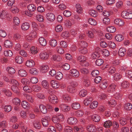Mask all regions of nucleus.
<instances>
[{
    "label": "nucleus",
    "instance_id": "0e129e2a",
    "mask_svg": "<svg viewBox=\"0 0 132 132\" xmlns=\"http://www.w3.org/2000/svg\"><path fill=\"white\" fill-rule=\"evenodd\" d=\"M65 23V26L68 28H70L72 24L71 21L69 20H66Z\"/></svg>",
    "mask_w": 132,
    "mask_h": 132
},
{
    "label": "nucleus",
    "instance_id": "2f4dec72",
    "mask_svg": "<svg viewBox=\"0 0 132 132\" xmlns=\"http://www.w3.org/2000/svg\"><path fill=\"white\" fill-rule=\"evenodd\" d=\"M2 91L8 97H10L11 95V92L9 90L4 88L2 89Z\"/></svg>",
    "mask_w": 132,
    "mask_h": 132
},
{
    "label": "nucleus",
    "instance_id": "4be33fe9",
    "mask_svg": "<svg viewBox=\"0 0 132 132\" xmlns=\"http://www.w3.org/2000/svg\"><path fill=\"white\" fill-rule=\"evenodd\" d=\"M48 67L47 65H43L40 68V71L43 73H45L47 71Z\"/></svg>",
    "mask_w": 132,
    "mask_h": 132
},
{
    "label": "nucleus",
    "instance_id": "79ce46f5",
    "mask_svg": "<svg viewBox=\"0 0 132 132\" xmlns=\"http://www.w3.org/2000/svg\"><path fill=\"white\" fill-rule=\"evenodd\" d=\"M7 70L9 73L13 74L15 72V70L14 68L12 67H9L7 68Z\"/></svg>",
    "mask_w": 132,
    "mask_h": 132
},
{
    "label": "nucleus",
    "instance_id": "5701e85b",
    "mask_svg": "<svg viewBox=\"0 0 132 132\" xmlns=\"http://www.w3.org/2000/svg\"><path fill=\"white\" fill-rule=\"evenodd\" d=\"M76 12L78 13H81L82 12V9L80 4H77L76 5Z\"/></svg>",
    "mask_w": 132,
    "mask_h": 132
},
{
    "label": "nucleus",
    "instance_id": "2eb2a0df",
    "mask_svg": "<svg viewBox=\"0 0 132 132\" xmlns=\"http://www.w3.org/2000/svg\"><path fill=\"white\" fill-rule=\"evenodd\" d=\"M33 125L34 127L37 129H40V123L38 120H35L33 122Z\"/></svg>",
    "mask_w": 132,
    "mask_h": 132
},
{
    "label": "nucleus",
    "instance_id": "e433bc0d",
    "mask_svg": "<svg viewBox=\"0 0 132 132\" xmlns=\"http://www.w3.org/2000/svg\"><path fill=\"white\" fill-rule=\"evenodd\" d=\"M42 122L43 125L44 127H47L48 125V121L46 118H42Z\"/></svg>",
    "mask_w": 132,
    "mask_h": 132
},
{
    "label": "nucleus",
    "instance_id": "13d9d810",
    "mask_svg": "<svg viewBox=\"0 0 132 132\" xmlns=\"http://www.w3.org/2000/svg\"><path fill=\"white\" fill-rule=\"evenodd\" d=\"M12 109V108L10 105L6 106L4 108V110L5 111L9 112L11 111Z\"/></svg>",
    "mask_w": 132,
    "mask_h": 132
},
{
    "label": "nucleus",
    "instance_id": "052dcab7",
    "mask_svg": "<svg viewBox=\"0 0 132 132\" xmlns=\"http://www.w3.org/2000/svg\"><path fill=\"white\" fill-rule=\"evenodd\" d=\"M62 67L64 70H68L70 68V65L68 64L65 63L62 65Z\"/></svg>",
    "mask_w": 132,
    "mask_h": 132
},
{
    "label": "nucleus",
    "instance_id": "7ed1b4c3",
    "mask_svg": "<svg viewBox=\"0 0 132 132\" xmlns=\"http://www.w3.org/2000/svg\"><path fill=\"white\" fill-rule=\"evenodd\" d=\"M36 37V32H32L29 35H27L26 37V40L29 41H30Z\"/></svg>",
    "mask_w": 132,
    "mask_h": 132
},
{
    "label": "nucleus",
    "instance_id": "aec40b11",
    "mask_svg": "<svg viewBox=\"0 0 132 132\" xmlns=\"http://www.w3.org/2000/svg\"><path fill=\"white\" fill-rule=\"evenodd\" d=\"M19 75L22 77H26L27 75V73L25 70L21 69L19 70L18 72Z\"/></svg>",
    "mask_w": 132,
    "mask_h": 132
},
{
    "label": "nucleus",
    "instance_id": "49530a36",
    "mask_svg": "<svg viewBox=\"0 0 132 132\" xmlns=\"http://www.w3.org/2000/svg\"><path fill=\"white\" fill-rule=\"evenodd\" d=\"M89 14L92 16L95 17L97 15V12L94 10H90L89 12Z\"/></svg>",
    "mask_w": 132,
    "mask_h": 132
},
{
    "label": "nucleus",
    "instance_id": "09e8293b",
    "mask_svg": "<svg viewBox=\"0 0 132 132\" xmlns=\"http://www.w3.org/2000/svg\"><path fill=\"white\" fill-rule=\"evenodd\" d=\"M29 72L33 75H36L38 73L37 70L35 68H32L29 70Z\"/></svg>",
    "mask_w": 132,
    "mask_h": 132
},
{
    "label": "nucleus",
    "instance_id": "a211bd4d",
    "mask_svg": "<svg viewBox=\"0 0 132 132\" xmlns=\"http://www.w3.org/2000/svg\"><path fill=\"white\" fill-rule=\"evenodd\" d=\"M21 105L22 107L26 109H28L30 107V105L28 102L25 101H23L21 102Z\"/></svg>",
    "mask_w": 132,
    "mask_h": 132
},
{
    "label": "nucleus",
    "instance_id": "680f3d73",
    "mask_svg": "<svg viewBox=\"0 0 132 132\" xmlns=\"http://www.w3.org/2000/svg\"><path fill=\"white\" fill-rule=\"evenodd\" d=\"M37 49L36 48H35V47L32 46L30 48V51H31V53L35 54H36L37 52Z\"/></svg>",
    "mask_w": 132,
    "mask_h": 132
},
{
    "label": "nucleus",
    "instance_id": "f8f14e48",
    "mask_svg": "<svg viewBox=\"0 0 132 132\" xmlns=\"http://www.w3.org/2000/svg\"><path fill=\"white\" fill-rule=\"evenodd\" d=\"M51 84L52 87L55 89H56L59 87V84L56 81L52 80L51 81Z\"/></svg>",
    "mask_w": 132,
    "mask_h": 132
},
{
    "label": "nucleus",
    "instance_id": "ea45409f",
    "mask_svg": "<svg viewBox=\"0 0 132 132\" xmlns=\"http://www.w3.org/2000/svg\"><path fill=\"white\" fill-rule=\"evenodd\" d=\"M98 103L96 101H93L91 104L90 107L91 109H94L97 106Z\"/></svg>",
    "mask_w": 132,
    "mask_h": 132
},
{
    "label": "nucleus",
    "instance_id": "bb28decb",
    "mask_svg": "<svg viewBox=\"0 0 132 132\" xmlns=\"http://www.w3.org/2000/svg\"><path fill=\"white\" fill-rule=\"evenodd\" d=\"M79 44L81 48H86L88 45V44L84 41H80Z\"/></svg>",
    "mask_w": 132,
    "mask_h": 132
},
{
    "label": "nucleus",
    "instance_id": "6e6d98bb",
    "mask_svg": "<svg viewBox=\"0 0 132 132\" xmlns=\"http://www.w3.org/2000/svg\"><path fill=\"white\" fill-rule=\"evenodd\" d=\"M13 21L14 24L16 25H18L20 22V20L19 18L16 16H15L14 18Z\"/></svg>",
    "mask_w": 132,
    "mask_h": 132
},
{
    "label": "nucleus",
    "instance_id": "7c9ffc66",
    "mask_svg": "<svg viewBox=\"0 0 132 132\" xmlns=\"http://www.w3.org/2000/svg\"><path fill=\"white\" fill-rule=\"evenodd\" d=\"M92 100V97H89L88 98L84 101V104L85 105L87 106L90 104Z\"/></svg>",
    "mask_w": 132,
    "mask_h": 132
},
{
    "label": "nucleus",
    "instance_id": "f03ea898",
    "mask_svg": "<svg viewBox=\"0 0 132 132\" xmlns=\"http://www.w3.org/2000/svg\"><path fill=\"white\" fill-rule=\"evenodd\" d=\"M50 101L53 104H55L57 102L58 100L56 96L54 95H51L49 97Z\"/></svg>",
    "mask_w": 132,
    "mask_h": 132
},
{
    "label": "nucleus",
    "instance_id": "9b49d317",
    "mask_svg": "<svg viewBox=\"0 0 132 132\" xmlns=\"http://www.w3.org/2000/svg\"><path fill=\"white\" fill-rule=\"evenodd\" d=\"M108 84L106 80H103L100 83V87L102 89H104L107 87Z\"/></svg>",
    "mask_w": 132,
    "mask_h": 132
},
{
    "label": "nucleus",
    "instance_id": "9d476101",
    "mask_svg": "<svg viewBox=\"0 0 132 132\" xmlns=\"http://www.w3.org/2000/svg\"><path fill=\"white\" fill-rule=\"evenodd\" d=\"M116 87V85L115 84H112L110 85L108 88V91L109 92H113L115 91Z\"/></svg>",
    "mask_w": 132,
    "mask_h": 132
},
{
    "label": "nucleus",
    "instance_id": "bf43d9fd",
    "mask_svg": "<svg viewBox=\"0 0 132 132\" xmlns=\"http://www.w3.org/2000/svg\"><path fill=\"white\" fill-rule=\"evenodd\" d=\"M88 21L89 23L92 25H95L96 24L97 22L96 21L90 18L88 19Z\"/></svg>",
    "mask_w": 132,
    "mask_h": 132
},
{
    "label": "nucleus",
    "instance_id": "58836bf2",
    "mask_svg": "<svg viewBox=\"0 0 132 132\" xmlns=\"http://www.w3.org/2000/svg\"><path fill=\"white\" fill-rule=\"evenodd\" d=\"M112 125V122L108 120L105 122L104 126L105 128H109Z\"/></svg>",
    "mask_w": 132,
    "mask_h": 132
},
{
    "label": "nucleus",
    "instance_id": "20e7f679",
    "mask_svg": "<svg viewBox=\"0 0 132 132\" xmlns=\"http://www.w3.org/2000/svg\"><path fill=\"white\" fill-rule=\"evenodd\" d=\"M46 18L48 20L52 21L55 19L54 15L52 13H49L46 14Z\"/></svg>",
    "mask_w": 132,
    "mask_h": 132
},
{
    "label": "nucleus",
    "instance_id": "f704fd0d",
    "mask_svg": "<svg viewBox=\"0 0 132 132\" xmlns=\"http://www.w3.org/2000/svg\"><path fill=\"white\" fill-rule=\"evenodd\" d=\"M106 29L108 32L111 33L114 32L116 31L115 28L113 26L109 27Z\"/></svg>",
    "mask_w": 132,
    "mask_h": 132
},
{
    "label": "nucleus",
    "instance_id": "338daca9",
    "mask_svg": "<svg viewBox=\"0 0 132 132\" xmlns=\"http://www.w3.org/2000/svg\"><path fill=\"white\" fill-rule=\"evenodd\" d=\"M64 132H73L72 129L69 126L65 127L64 129Z\"/></svg>",
    "mask_w": 132,
    "mask_h": 132
},
{
    "label": "nucleus",
    "instance_id": "e2e57ef3",
    "mask_svg": "<svg viewBox=\"0 0 132 132\" xmlns=\"http://www.w3.org/2000/svg\"><path fill=\"white\" fill-rule=\"evenodd\" d=\"M103 22L105 24L108 25L110 23V20L108 18L105 17L103 19Z\"/></svg>",
    "mask_w": 132,
    "mask_h": 132
},
{
    "label": "nucleus",
    "instance_id": "72a5a7b5",
    "mask_svg": "<svg viewBox=\"0 0 132 132\" xmlns=\"http://www.w3.org/2000/svg\"><path fill=\"white\" fill-rule=\"evenodd\" d=\"M87 94V91L84 89H82L79 93V96L81 97H85Z\"/></svg>",
    "mask_w": 132,
    "mask_h": 132
},
{
    "label": "nucleus",
    "instance_id": "6ab92c4d",
    "mask_svg": "<svg viewBox=\"0 0 132 132\" xmlns=\"http://www.w3.org/2000/svg\"><path fill=\"white\" fill-rule=\"evenodd\" d=\"M39 56L40 58L42 59L45 60L48 58L49 55L46 53H42L40 54Z\"/></svg>",
    "mask_w": 132,
    "mask_h": 132
},
{
    "label": "nucleus",
    "instance_id": "774afa93",
    "mask_svg": "<svg viewBox=\"0 0 132 132\" xmlns=\"http://www.w3.org/2000/svg\"><path fill=\"white\" fill-rule=\"evenodd\" d=\"M48 132H56V130L55 128L52 126H49L48 129Z\"/></svg>",
    "mask_w": 132,
    "mask_h": 132
},
{
    "label": "nucleus",
    "instance_id": "0eeeda50",
    "mask_svg": "<svg viewBox=\"0 0 132 132\" xmlns=\"http://www.w3.org/2000/svg\"><path fill=\"white\" fill-rule=\"evenodd\" d=\"M87 128L88 131L90 132H95L97 130L95 126L93 125H88Z\"/></svg>",
    "mask_w": 132,
    "mask_h": 132
},
{
    "label": "nucleus",
    "instance_id": "4d7b16f0",
    "mask_svg": "<svg viewBox=\"0 0 132 132\" xmlns=\"http://www.w3.org/2000/svg\"><path fill=\"white\" fill-rule=\"evenodd\" d=\"M36 19L39 22H42L44 20L43 16L41 15L37 14L36 16Z\"/></svg>",
    "mask_w": 132,
    "mask_h": 132
},
{
    "label": "nucleus",
    "instance_id": "1a4fd4ad",
    "mask_svg": "<svg viewBox=\"0 0 132 132\" xmlns=\"http://www.w3.org/2000/svg\"><path fill=\"white\" fill-rule=\"evenodd\" d=\"M114 23L115 24L121 26H123L124 24V21L119 19H116L114 21Z\"/></svg>",
    "mask_w": 132,
    "mask_h": 132
},
{
    "label": "nucleus",
    "instance_id": "ddd939ff",
    "mask_svg": "<svg viewBox=\"0 0 132 132\" xmlns=\"http://www.w3.org/2000/svg\"><path fill=\"white\" fill-rule=\"evenodd\" d=\"M126 52V50L125 48L121 47L119 50V55L120 56H123L125 54Z\"/></svg>",
    "mask_w": 132,
    "mask_h": 132
},
{
    "label": "nucleus",
    "instance_id": "a878e982",
    "mask_svg": "<svg viewBox=\"0 0 132 132\" xmlns=\"http://www.w3.org/2000/svg\"><path fill=\"white\" fill-rule=\"evenodd\" d=\"M39 42L40 45L43 46H45L47 44L45 39L42 37L39 38Z\"/></svg>",
    "mask_w": 132,
    "mask_h": 132
},
{
    "label": "nucleus",
    "instance_id": "de8ad7c7",
    "mask_svg": "<svg viewBox=\"0 0 132 132\" xmlns=\"http://www.w3.org/2000/svg\"><path fill=\"white\" fill-rule=\"evenodd\" d=\"M100 56L99 53L95 52L92 55V57L93 59H96L98 58Z\"/></svg>",
    "mask_w": 132,
    "mask_h": 132
},
{
    "label": "nucleus",
    "instance_id": "6e6552de",
    "mask_svg": "<svg viewBox=\"0 0 132 132\" xmlns=\"http://www.w3.org/2000/svg\"><path fill=\"white\" fill-rule=\"evenodd\" d=\"M40 111L43 114H46L47 112V110L46 106L42 104H41L39 106Z\"/></svg>",
    "mask_w": 132,
    "mask_h": 132
},
{
    "label": "nucleus",
    "instance_id": "8fccbe9b",
    "mask_svg": "<svg viewBox=\"0 0 132 132\" xmlns=\"http://www.w3.org/2000/svg\"><path fill=\"white\" fill-rule=\"evenodd\" d=\"M79 51L80 53L83 54L87 53V50L86 48H81L79 50Z\"/></svg>",
    "mask_w": 132,
    "mask_h": 132
},
{
    "label": "nucleus",
    "instance_id": "4468645a",
    "mask_svg": "<svg viewBox=\"0 0 132 132\" xmlns=\"http://www.w3.org/2000/svg\"><path fill=\"white\" fill-rule=\"evenodd\" d=\"M12 42L9 40H6L4 42V46L6 48H10L12 46Z\"/></svg>",
    "mask_w": 132,
    "mask_h": 132
},
{
    "label": "nucleus",
    "instance_id": "423d86ee",
    "mask_svg": "<svg viewBox=\"0 0 132 132\" xmlns=\"http://www.w3.org/2000/svg\"><path fill=\"white\" fill-rule=\"evenodd\" d=\"M74 83L72 81L70 83V85L68 87V90L70 93H73L74 92Z\"/></svg>",
    "mask_w": 132,
    "mask_h": 132
},
{
    "label": "nucleus",
    "instance_id": "cd10ccee",
    "mask_svg": "<svg viewBox=\"0 0 132 132\" xmlns=\"http://www.w3.org/2000/svg\"><path fill=\"white\" fill-rule=\"evenodd\" d=\"M63 77V75L62 73L59 71L57 72L56 73L55 76V78L58 80L61 79Z\"/></svg>",
    "mask_w": 132,
    "mask_h": 132
},
{
    "label": "nucleus",
    "instance_id": "c85d7f7f",
    "mask_svg": "<svg viewBox=\"0 0 132 132\" xmlns=\"http://www.w3.org/2000/svg\"><path fill=\"white\" fill-rule=\"evenodd\" d=\"M92 120L95 122H98L100 120V117L98 115L95 114L93 115L92 116Z\"/></svg>",
    "mask_w": 132,
    "mask_h": 132
},
{
    "label": "nucleus",
    "instance_id": "4c0bfd02",
    "mask_svg": "<svg viewBox=\"0 0 132 132\" xmlns=\"http://www.w3.org/2000/svg\"><path fill=\"white\" fill-rule=\"evenodd\" d=\"M4 54L5 56L11 57L13 53L11 51L8 50L4 51Z\"/></svg>",
    "mask_w": 132,
    "mask_h": 132
},
{
    "label": "nucleus",
    "instance_id": "603ef678",
    "mask_svg": "<svg viewBox=\"0 0 132 132\" xmlns=\"http://www.w3.org/2000/svg\"><path fill=\"white\" fill-rule=\"evenodd\" d=\"M13 102L15 105H19L20 104V101L18 98H15L13 99Z\"/></svg>",
    "mask_w": 132,
    "mask_h": 132
},
{
    "label": "nucleus",
    "instance_id": "393cba45",
    "mask_svg": "<svg viewBox=\"0 0 132 132\" xmlns=\"http://www.w3.org/2000/svg\"><path fill=\"white\" fill-rule=\"evenodd\" d=\"M18 86L13 85L11 87V89L13 91L17 94H19L20 92V90L18 87Z\"/></svg>",
    "mask_w": 132,
    "mask_h": 132
},
{
    "label": "nucleus",
    "instance_id": "dca6fc26",
    "mask_svg": "<svg viewBox=\"0 0 132 132\" xmlns=\"http://www.w3.org/2000/svg\"><path fill=\"white\" fill-rule=\"evenodd\" d=\"M26 65L27 66L29 67H33L35 65L34 62L31 60L27 61L26 63Z\"/></svg>",
    "mask_w": 132,
    "mask_h": 132
},
{
    "label": "nucleus",
    "instance_id": "412c9836",
    "mask_svg": "<svg viewBox=\"0 0 132 132\" xmlns=\"http://www.w3.org/2000/svg\"><path fill=\"white\" fill-rule=\"evenodd\" d=\"M52 58L54 61H60L62 60L61 56L57 54L53 55Z\"/></svg>",
    "mask_w": 132,
    "mask_h": 132
},
{
    "label": "nucleus",
    "instance_id": "b1692460",
    "mask_svg": "<svg viewBox=\"0 0 132 132\" xmlns=\"http://www.w3.org/2000/svg\"><path fill=\"white\" fill-rule=\"evenodd\" d=\"M15 61L19 64H21L23 60V59L21 56H16L15 57Z\"/></svg>",
    "mask_w": 132,
    "mask_h": 132
},
{
    "label": "nucleus",
    "instance_id": "5fc2aeb1",
    "mask_svg": "<svg viewBox=\"0 0 132 132\" xmlns=\"http://www.w3.org/2000/svg\"><path fill=\"white\" fill-rule=\"evenodd\" d=\"M103 62L104 61L102 59H99L96 60L95 63L97 65L100 66L103 64Z\"/></svg>",
    "mask_w": 132,
    "mask_h": 132
},
{
    "label": "nucleus",
    "instance_id": "3c124183",
    "mask_svg": "<svg viewBox=\"0 0 132 132\" xmlns=\"http://www.w3.org/2000/svg\"><path fill=\"white\" fill-rule=\"evenodd\" d=\"M50 45L53 47L55 46L57 44V41L55 39L51 40L50 41Z\"/></svg>",
    "mask_w": 132,
    "mask_h": 132
},
{
    "label": "nucleus",
    "instance_id": "c756f323",
    "mask_svg": "<svg viewBox=\"0 0 132 132\" xmlns=\"http://www.w3.org/2000/svg\"><path fill=\"white\" fill-rule=\"evenodd\" d=\"M124 108L127 110H130L132 108V105L130 103L125 104L124 105Z\"/></svg>",
    "mask_w": 132,
    "mask_h": 132
},
{
    "label": "nucleus",
    "instance_id": "69168bd1",
    "mask_svg": "<svg viewBox=\"0 0 132 132\" xmlns=\"http://www.w3.org/2000/svg\"><path fill=\"white\" fill-rule=\"evenodd\" d=\"M84 130L83 128L80 127L75 126V131L78 132H83Z\"/></svg>",
    "mask_w": 132,
    "mask_h": 132
},
{
    "label": "nucleus",
    "instance_id": "a18cd8bd",
    "mask_svg": "<svg viewBox=\"0 0 132 132\" xmlns=\"http://www.w3.org/2000/svg\"><path fill=\"white\" fill-rule=\"evenodd\" d=\"M84 114L83 112L82 111L78 110L75 112V115L77 117H81Z\"/></svg>",
    "mask_w": 132,
    "mask_h": 132
},
{
    "label": "nucleus",
    "instance_id": "a19ab883",
    "mask_svg": "<svg viewBox=\"0 0 132 132\" xmlns=\"http://www.w3.org/2000/svg\"><path fill=\"white\" fill-rule=\"evenodd\" d=\"M32 89L34 91L37 92L41 90V88L38 85H35L33 86Z\"/></svg>",
    "mask_w": 132,
    "mask_h": 132
},
{
    "label": "nucleus",
    "instance_id": "473e14b6",
    "mask_svg": "<svg viewBox=\"0 0 132 132\" xmlns=\"http://www.w3.org/2000/svg\"><path fill=\"white\" fill-rule=\"evenodd\" d=\"M129 85V82L127 81H123L121 84V86L123 88H127Z\"/></svg>",
    "mask_w": 132,
    "mask_h": 132
},
{
    "label": "nucleus",
    "instance_id": "f3484780",
    "mask_svg": "<svg viewBox=\"0 0 132 132\" xmlns=\"http://www.w3.org/2000/svg\"><path fill=\"white\" fill-rule=\"evenodd\" d=\"M30 25L29 23L24 22L23 23L21 26V28L24 30L28 29L30 27Z\"/></svg>",
    "mask_w": 132,
    "mask_h": 132
},
{
    "label": "nucleus",
    "instance_id": "864d4df0",
    "mask_svg": "<svg viewBox=\"0 0 132 132\" xmlns=\"http://www.w3.org/2000/svg\"><path fill=\"white\" fill-rule=\"evenodd\" d=\"M24 90L26 92L30 93L32 91L31 88L27 86H25L23 87Z\"/></svg>",
    "mask_w": 132,
    "mask_h": 132
},
{
    "label": "nucleus",
    "instance_id": "f257e3e1",
    "mask_svg": "<svg viewBox=\"0 0 132 132\" xmlns=\"http://www.w3.org/2000/svg\"><path fill=\"white\" fill-rule=\"evenodd\" d=\"M28 9L29 10V12H26L25 14L29 16H31L32 15V12H34L36 10V7L34 5L30 4L27 6Z\"/></svg>",
    "mask_w": 132,
    "mask_h": 132
},
{
    "label": "nucleus",
    "instance_id": "c9c22d12",
    "mask_svg": "<svg viewBox=\"0 0 132 132\" xmlns=\"http://www.w3.org/2000/svg\"><path fill=\"white\" fill-rule=\"evenodd\" d=\"M123 37L121 34H118L115 37L116 40L119 42L122 41L123 40Z\"/></svg>",
    "mask_w": 132,
    "mask_h": 132
},
{
    "label": "nucleus",
    "instance_id": "c03bdc74",
    "mask_svg": "<svg viewBox=\"0 0 132 132\" xmlns=\"http://www.w3.org/2000/svg\"><path fill=\"white\" fill-rule=\"evenodd\" d=\"M86 59V57L83 55L79 56L77 59L78 60L81 62V63L84 61H85Z\"/></svg>",
    "mask_w": 132,
    "mask_h": 132
},
{
    "label": "nucleus",
    "instance_id": "39448f33",
    "mask_svg": "<svg viewBox=\"0 0 132 132\" xmlns=\"http://www.w3.org/2000/svg\"><path fill=\"white\" fill-rule=\"evenodd\" d=\"M60 109L63 112H68L70 109V107L64 104H61L60 106Z\"/></svg>",
    "mask_w": 132,
    "mask_h": 132
},
{
    "label": "nucleus",
    "instance_id": "37998d69",
    "mask_svg": "<svg viewBox=\"0 0 132 132\" xmlns=\"http://www.w3.org/2000/svg\"><path fill=\"white\" fill-rule=\"evenodd\" d=\"M42 85L44 88L46 89H47L48 87V84L46 80H43L42 82Z\"/></svg>",
    "mask_w": 132,
    "mask_h": 132
}]
</instances>
